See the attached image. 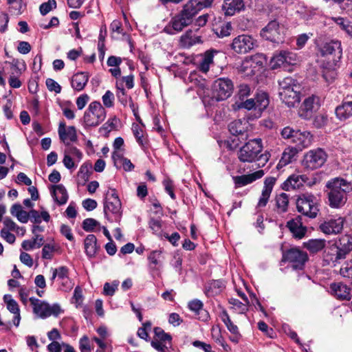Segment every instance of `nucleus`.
Here are the masks:
<instances>
[{"mask_svg":"<svg viewBox=\"0 0 352 352\" xmlns=\"http://www.w3.org/2000/svg\"><path fill=\"white\" fill-rule=\"evenodd\" d=\"M155 338L153 340H160L162 342H168L171 341V336L165 333L164 331L160 327H155L154 329Z\"/></svg>","mask_w":352,"mask_h":352,"instance_id":"nucleus-46","label":"nucleus"},{"mask_svg":"<svg viewBox=\"0 0 352 352\" xmlns=\"http://www.w3.org/2000/svg\"><path fill=\"white\" fill-rule=\"evenodd\" d=\"M319 107V98L311 96L307 98L298 109V116L305 120L309 119Z\"/></svg>","mask_w":352,"mask_h":352,"instance_id":"nucleus-15","label":"nucleus"},{"mask_svg":"<svg viewBox=\"0 0 352 352\" xmlns=\"http://www.w3.org/2000/svg\"><path fill=\"white\" fill-rule=\"evenodd\" d=\"M245 7L243 0H225L222 6V10L226 15L232 16L236 12L242 10Z\"/></svg>","mask_w":352,"mask_h":352,"instance_id":"nucleus-26","label":"nucleus"},{"mask_svg":"<svg viewBox=\"0 0 352 352\" xmlns=\"http://www.w3.org/2000/svg\"><path fill=\"white\" fill-rule=\"evenodd\" d=\"M188 307L191 311L199 314L203 309V303L199 300H193L188 303Z\"/></svg>","mask_w":352,"mask_h":352,"instance_id":"nucleus-63","label":"nucleus"},{"mask_svg":"<svg viewBox=\"0 0 352 352\" xmlns=\"http://www.w3.org/2000/svg\"><path fill=\"white\" fill-rule=\"evenodd\" d=\"M338 119L344 121L352 117V101H342L335 109Z\"/></svg>","mask_w":352,"mask_h":352,"instance_id":"nucleus-27","label":"nucleus"},{"mask_svg":"<svg viewBox=\"0 0 352 352\" xmlns=\"http://www.w3.org/2000/svg\"><path fill=\"white\" fill-rule=\"evenodd\" d=\"M51 271L52 272V275L50 278L52 282H54L56 278L60 280L61 279H64V278H66V276L69 275V269L66 266L52 268Z\"/></svg>","mask_w":352,"mask_h":352,"instance_id":"nucleus-45","label":"nucleus"},{"mask_svg":"<svg viewBox=\"0 0 352 352\" xmlns=\"http://www.w3.org/2000/svg\"><path fill=\"white\" fill-rule=\"evenodd\" d=\"M221 319L223 322V323L226 324L227 329L228 331L235 335H239V329L236 325H235L232 320L230 318V316H228V314L226 310H223V311L221 314Z\"/></svg>","mask_w":352,"mask_h":352,"instance_id":"nucleus-43","label":"nucleus"},{"mask_svg":"<svg viewBox=\"0 0 352 352\" xmlns=\"http://www.w3.org/2000/svg\"><path fill=\"white\" fill-rule=\"evenodd\" d=\"M326 241L324 239H310L304 243V247L310 252L316 253L322 250L325 247Z\"/></svg>","mask_w":352,"mask_h":352,"instance_id":"nucleus-39","label":"nucleus"},{"mask_svg":"<svg viewBox=\"0 0 352 352\" xmlns=\"http://www.w3.org/2000/svg\"><path fill=\"white\" fill-rule=\"evenodd\" d=\"M254 100L256 110H258L260 113L265 109L270 103L267 94L263 91L257 93Z\"/></svg>","mask_w":352,"mask_h":352,"instance_id":"nucleus-41","label":"nucleus"},{"mask_svg":"<svg viewBox=\"0 0 352 352\" xmlns=\"http://www.w3.org/2000/svg\"><path fill=\"white\" fill-rule=\"evenodd\" d=\"M334 296L340 300H349L351 298L350 289L341 283H332L330 287Z\"/></svg>","mask_w":352,"mask_h":352,"instance_id":"nucleus-31","label":"nucleus"},{"mask_svg":"<svg viewBox=\"0 0 352 352\" xmlns=\"http://www.w3.org/2000/svg\"><path fill=\"white\" fill-rule=\"evenodd\" d=\"M296 207L299 212L310 218H315L319 210L316 197L311 194L300 195L296 201Z\"/></svg>","mask_w":352,"mask_h":352,"instance_id":"nucleus-8","label":"nucleus"},{"mask_svg":"<svg viewBox=\"0 0 352 352\" xmlns=\"http://www.w3.org/2000/svg\"><path fill=\"white\" fill-rule=\"evenodd\" d=\"M298 149L292 146H289L285 149L282 154V157L277 164V168L280 169L286 165L292 162L295 160V157L298 153Z\"/></svg>","mask_w":352,"mask_h":352,"instance_id":"nucleus-30","label":"nucleus"},{"mask_svg":"<svg viewBox=\"0 0 352 352\" xmlns=\"http://www.w3.org/2000/svg\"><path fill=\"white\" fill-rule=\"evenodd\" d=\"M338 248L339 247L336 242L327 248L325 252V257L329 262L338 263L340 260H343L346 258L344 254L340 252Z\"/></svg>","mask_w":352,"mask_h":352,"instance_id":"nucleus-29","label":"nucleus"},{"mask_svg":"<svg viewBox=\"0 0 352 352\" xmlns=\"http://www.w3.org/2000/svg\"><path fill=\"white\" fill-rule=\"evenodd\" d=\"M112 159L114 164L118 168H123L126 171H131L133 169L134 166L131 162L124 157L119 151H113L112 154Z\"/></svg>","mask_w":352,"mask_h":352,"instance_id":"nucleus-33","label":"nucleus"},{"mask_svg":"<svg viewBox=\"0 0 352 352\" xmlns=\"http://www.w3.org/2000/svg\"><path fill=\"white\" fill-rule=\"evenodd\" d=\"M327 154L321 148L310 150L304 155L302 165L304 168L313 170L320 168L327 160Z\"/></svg>","mask_w":352,"mask_h":352,"instance_id":"nucleus-9","label":"nucleus"},{"mask_svg":"<svg viewBox=\"0 0 352 352\" xmlns=\"http://www.w3.org/2000/svg\"><path fill=\"white\" fill-rule=\"evenodd\" d=\"M318 50L322 56H332V60L335 63L342 58V49L339 41H331L322 44L319 46Z\"/></svg>","mask_w":352,"mask_h":352,"instance_id":"nucleus-13","label":"nucleus"},{"mask_svg":"<svg viewBox=\"0 0 352 352\" xmlns=\"http://www.w3.org/2000/svg\"><path fill=\"white\" fill-rule=\"evenodd\" d=\"M294 138L295 140L293 143L296 145L294 148H298L299 151L309 146L311 144L312 135L309 131H301L300 130H298L296 137Z\"/></svg>","mask_w":352,"mask_h":352,"instance_id":"nucleus-23","label":"nucleus"},{"mask_svg":"<svg viewBox=\"0 0 352 352\" xmlns=\"http://www.w3.org/2000/svg\"><path fill=\"white\" fill-rule=\"evenodd\" d=\"M223 287L224 285L221 280H214L208 283L206 292L208 296H212L219 294Z\"/></svg>","mask_w":352,"mask_h":352,"instance_id":"nucleus-42","label":"nucleus"},{"mask_svg":"<svg viewBox=\"0 0 352 352\" xmlns=\"http://www.w3.org/2000/svg\"><path fill=\"white\" fill-rule=\"evenodd\" d=\"M286 33V28L283 24L274 20L267 23L261 32V36L273 43H283Z\"/></svg>","mask_w":352,"mask_h":352,"instance_id":"nucleus-7","label":"nucleus"},{"mask_svg":"<svg viewBox=\"0 0 352 352\" xmlns=\"http://www.w3.org/2000/svg\"><path fill=\"white\" fill-rule=\"evenodd\" d=\"M89 80L88 75L85 72H78L74 74L71 80V85L73 89L80 91H82L87 85Z\"/></svg>","mask_w":352,"mask_h":352,"instance_id":"nucleus-34","label":"nucleus"},{"mask_svg":"<svg viewBox=\"0 0 352 352\" xmlns=\"http://www.w3.org/2000/svg\"><path fill=\"white\" fill-rule=\"evenodd\" d=\"M296 55L291 52L280 51L274 54L270 61L272 69H274L280 67H285L295 64Z\"/></svg>","mask_w":352,"mask_h":352,"instance_id":"nucleus-14","label":"nucleus"},{"mask_svg":"<svg viewBox=\"0 0 352 352\" xmlns=\"http://www.w3.org/2000/svg\"><path fill=\"white\" fill-rule=\"evenodd\" d=\"M344 223V219L340 217L337 219H330L320 223L319 228L325 234H337L342 232Z\"/></svg>","mask_w":352,"mask_h":352,"instance_id":"nucleus-17","label":"nucleus"},{"mask_svg":"<svg viewBox=\"0 0 352 352\" xmlns=\"http://www.w3.org/2000/svg\"><path fill=\"white\" fill-rule=\"evenodd\" d=\"M287 227L293 236L297 239H302L307 232V228L302 226L301 217L299 216L289 220L287 223Z\"/></svg>","mask_w":352,"mask_h":352,"instance_id":"nucleus-21","label":"nucleus"},{"mask_svg":"<svg viewBox=\"0 0 352 352\" xmlns=\"http://www.w3.org/2000/svg\"><path fill=\"white\" fill-rule=\"evenodd\" d=\"M52 197L59 205L65 204L68 199L67 190L62 184L53 186Z\"/></svg>","mask_w":352,"mask_h":352,"instance_id":"nucleus-36","label":"nucleus"},{"mask_svg":"<svg viewBox=\"0 0 352 352\" xmlns=\"http://www.w3.org/2000/svg\"><path fill=\"white\" fill-rule=\"evenodd\" d=\"M251 89L249 85L246 84H241L239 86V90L236 97L241 101L244 100L247 97L250 95Z\"/></svg>","mask_w":352,"mask_h":352,"instance_id":"nucleus-48","label":"nucleus"},{"mask_svg":"<svg viewBox=\"0 0 352 352\" xmlns=\"http://www.w3.org/2000/svg\"><path fill=\"white\" fill-rule=\"evenodd\" d=\"M307 180L305 175H292L283 184V189L287 191L298 189Z\"/></svg>","mask_w":352,"mask_h":352,"instance_id":"nucleus-22","label":"nucleus"},{"mask_svg":"<svg viewBox=\"0 0 352 352\" xmlns=\"http://www.w3.org/2000/svg\"><path fill=\"white\" fill-rule=\"evenodd\" d=\"M85 251L89 258L95 257L99 250L97 239L94 234H88L84 241Z\"/></svg>","mask_w":352,"mask_h":352,"instance_id":"nucleus-28","label":"nucleus"},{"mask_svg":"<svg viewBox=\"0 0 352 352\" xmlns=\"http://www.w3.org/2000/svg\"><path fill=\"white\" fill-rule=\"evenodd\" d=\"M249 123L246 120H236L228 125L229 131L233 135H243L247 131Z\"/></svg>","mask_w":352,"mask_h":352,"instance_id":"nucleus-32","label":"nucleus"},{"mask_svg":"<svg viewBox=\"0 0 352 352\" xmlns=\"http://www.w3.org/2000/svg\"><path fill=\"white\" fill-rule=\"evenodd\" d=\"M279 96L283 102L288 107H294L299 104L300 91L299 86L296 80L291 77H287L279 82Z\"/></svg>","mask_w":352,"mask_h":352,"instance_id":"nucleus-3","label":"nucleus"},{"mask_svg":"<svg viewBox=\"0 0 352 352\" xmlns=\"http://www.w3.org/2000/svg\"><path fill=\"white\" fill-rule=\"evenodd\" d=\"M201 43V37L194 34L192 30H188L183 34L179 40V46L182 48H190L192 45Z\"/></svg>","mask_w":352,"mask_h":352,"instance_id":"nucleus-25","label":"nucleus"},{"mask_svg":"<svg viewBox=\"0 0 352 352\" xmlns=\"http://www.w3.org/2000/svg\"><path fill=\"white\" fill-rule=\"evenodd\" d=\"M264 175V170H259L248 175L234 176L233 177V180L235 184V187L239 188L252 183L256 179L261 178Z\"/></svg>","mask_w":352,"mask_h":352,"instance_id":"nucleus-20","label":"nucleus"},{"mask_svg":"<svg viewBox=\"0 0 352 352\" xmlns=\"http://www.w3.org/2000/svg\"><path fill=\"white\" fill-rule=\"evenodd\" d=\"M162 258V252L160 250H155L151 252L149 254L148 259L149 261L155 265H157L160 263L161 259Z\"/></svg>","mask_w":352,"mask_h":352,"instance_id":"nucleus-56","label":"nucleus"},{"mask_svg":"<svg viewBox=\"0 0 352 352\" xmlns=\"http://www.w3.org/2000/svg\"><path fill=\"white\" fill-rule=\"evenodd\" d=\"M54 252V247L50 244H46L43 246L42 250V257L45 259L50 260L53 256Z\"/></svg>","mask_w":352,"mask_h":352,"instance_id":"nucleus-60","label":"nucleus"},{"mask_svg":"<svg viewBox=\"0 0 352 352\" xmlns=\"http://www.w3.org/2000/svg\"><path fill=\"white\" fill-rule=\"evenodd\" d=\"M263 150L262 140L256 138L245 143L238 151V158L242 162L251 163L256 160L263 158L265 162L268 160L267 154L261 155Z\"/></svg>","mask_w":352,"mask_h":352,"instance_id":"nucleus-4","label":"nucleus"},{"mask_svg":"<svg viewBox=\"0 0 352 352\" xmlns=\"http://www.w3.org/2000/svg\"><path fill=\"white\" fill-rule=\"evenodd\" d=\"M149 227L153 232L158 235L161 234L162 223L161 221L155 219H151L149 221Z\"/></svg>","mask_w":352,"mask_h":352,"instance_id":"nucleus-61","label":"nucleus"},{"mask_svg":"<svg viewBox=\"0 0 352 352\" xmlns=\"http://www.w3.org/2000/svg\"><path fill=\"white\" fill-rule=\"evenodd\" d=\"M91 168V164H83L78 171V176L82 179L83 182L88 180L89 177V169Z\"/></svg>","mask_w":352,"mask_h":352,"instance_id":"nucleus-54","label":"nucleus"},{"mask_svg":"<svg viewBox=\"0 0 352 352\" xmlns=\"http://www.w3.org/2000/svg\"><path fill=\"white\" fill-rule=\"evenodd\" d=\"M327 121H328V118H327V115L318 114L314 118V121H313V124L316 128L320 129V128L324 126L327 124Z\"/></svg>","mask_w":352,"mask_h":352,"instance_id":"nucleus-55","label":"nucleus"},{"mask_svg":"<svg viewBox=\"0 0 352 352\" xmlns=\"http://www.w3.org/2000/svg\"><path fill=\"white\" fill-rule=\"evenodd\" d=\"M46 86L49 91H54L56 94L60 93L61 91L60 85L52 78H47L46 80Z\"/></svg>","mask_w":352,"mask_h":352,"instance_id":"nucleus-59","label":"nucleus"},{"mask_svg":"<svg viewBox=\"0 0 352 352\" xmlns=\"http://www.w3.org/2000/svg\"><path fill=\"white\" fill-rule=\"evenodd\" d=\"M236 104L239 108H244L248 110L254 109L256 110L254 98L247 99L245 100L241 101L240 102H236Z\"/></svg>","mask_w":352,"mask_h":352,"instance_id":"nucleus-57","label":"nucleus"},{"mask_svg":"<svg viewBox=\"0 0 352 352\" xmlns=\"http://www.w3.org/2000/svg\"><path fill=\"white\" fill-rule=\"evenodd\" d=\"M60 289L63 291L67 292L70 291L74 286V283L72 280L69 278V275L66 276V278H64V279L60 280Z\"/></svg>","mask_w":352,"mask_h":352,"instance_id":"nucleus-64","label":"nucleus"},{"mask_svg":"<svg viewBox=\"0 0 352 352\" xmlns=\"http://www.w3.org/2000/svg\"><path fill=\"white\" fill-rule=\"evenodd\" d=\"M106 118V111L100 102H91L83 116L84 124L87 127L98 126Z\"/></svg>","mask_w":352,"mask_h":352,"instance_id":"nucleus-5","label":"nucleus"},{"mask_svg":"<svg viewBox=\"0 0 352 352\" xmlns=\"http://www.w3.org/2000/svg\"><path fill=\"white\" fill-rule=\"evenodd\" d=\"M234 90L232 81L228 78L217 79L212 85L213 98L217 101L225 100L230 98Z\"/></svg>","mask_w":352,"mask_h":352,"instance_id":"nucleus-11","label":"nucleus"},{"mask_svg":"<svg viewBox=\"0 0 352 352\" xmlns=\"http://www.w3.org/2000/svg\"><path fill=\"white\" fill-rule=\"evenodd\" d=\"M58 132L60 140L66 145L77 140L76 129L73 126L67 128L64 122H60Z\"/></svg>","mask_w":352,"mask_h":352,"instance_id":"nucleus-18","label":"nucleus"},{"mask_svg":"<svg viewBox=\"0 0 352 352\" xmlns=\"http://www.w3.org/2000/svg\"><path fill=\"white\" fill-rule=\"evenodd\" d=\"M283 258L285 261L292 263L295 269H301L308 258L307 253L297 248H291L287 251Z\"/></svg>","mask_w":352,"mask_h":352,"instance_id":"nucleus-16","label":"nucleus"},{"mask_svg":"<svg viewBox=\"0 0 352 352\" xmlns=\"http://www.w3.org/2000/svg\"><path fill=\"white\" fill-rule=\"evenodd\" d=\"M214 52L206 51L202 56V58L199 64V69L204 73L208 72L210 65L213 63Z\"/></svg>","mask_w":352,"mask_h":352,"instance_id":"nucleus-40","label":"nucleus"},{"mask_svg":"<svg viewBox=\"0 0 352 352\" xmlns=\"http://www.w3.org/2000/svg\"><path fill=\"white\" fill-rule=\"evenodd\" d=\"M118 122V120L116 118H111L104 124L101 129L110 132L116 128Z\"/></svg>","mask_w":352,"mask_h":352,"instance_id":"nucleus-62","label":"nucleus"},{"mask_svg":"<svg viewBox=\"0 0 352 352\" xmlns=\"http://www.w3.org/2000/svg\"><path fill=\"white\" fill-rule=\"evenodd\" d=\"M56 2L55 0H48L40 6V12L42 15H45L52 10L56 8Z\"/></svg>","mask_w":352,"mask_h":352,"instance_id":"nucleus-51","label":"nucleus"},{"mask_svg":"<svg viewBox=\"0 0 352 352\" xmlns=\"http://www.w3.org/2000/svg\"><path fill=\"white\" fill-rule=\"evenodd\" d=\"M151 328V323L150 322H146L143 324L142 327L139 328L138 330V336L144 340H147L148 338V331Z\"/></svg>","mask_w":352,"mask_h":352,"instance_id":"nucleus-53","label":"nucleus"},{"mask_svg":"<svg viewBox=\"0 0 352 352\" xmlns=\"http://www.w3.org/2000/svg\"><path fill=\"white\" fill-rule=\"evenodd\" d=\"M276 209L278 213H283L287 211L289 205V196L285 192L278 195L275 199Z\"/></svg>","mask_w":352,"mask_h":352,"instance_id":"nucleus-38","label":"nucleus"},{"mask_svg":"<svg viewBox=\"0 0 352 352\" xmlns=\"http://www.w3.org/2000/svg\"><path fill=\"white\" fill-rule=\"evenodd\" d=\"M104 212L109 220L111 214L114 215L116 221L121 216V201L114 189H110L106 193Z\"/></svg>","mask_w":352,"mask_h":352,"instance_id":"nucleus-10","label":"nucleus"},{"mask_svg":"<svg viewBox=\"0 0 352 352\" xmlns=\"http://www.w3.org/2000/svg\"><path fill=\"white\" fill-rule=\"evenodd\" d=\"M326 187L329 189V206L335 208L343 206L346 202L347 194L352 191V184L340 177L331 179L327 183Z\"/></svg>","mask_w":352,"mask_h":352,"instance_id":"nucleus-2","label":"nucleus"},{"mask_svg":"<svg viewBox=\"0 0 352 352\" xmlns=\"http://www.w3.org/2000/svg\"><path fill=\"white\" fill-rule=\"evenodd\" d=\"M114 94L111 91L108 90L102 97L103 104L107 108H111L114 104Z\"/></svg>","mask_w":352,"mask_h":352,"instance_id":"nucleus-50","label":"nucleus"},{"mask_svg":"<svg viewBox=\"0 0 352 352\" xmlns=\"http://www.w3.org/2000/svg\"><path fill=\"white\" fill-rule=\"evenodd\" d=\"M213 0H190L182 8V10L173 16L164 31L173 35L182 32L190 25L197 13L205 8L211 6Z\"/></svg>","mask_w":352,"mask_h":352,"instance_id":"nucleus-1","label":"nucleus"},{"mask_svg":"<svg viewBox=\"0 0 352 352\" xmlns=\"http://www.w3.org/2000/svg\"><path fill=\"white\" fill-rule=\"evenodd\" d=\"M335 242L339 247L340 251L346 256L352 251V236L349 234H344L340 236Z\"/></svg>","mask_w":352,"mask_h":352,"instance_id":"nucleus-35","label":"nucleus"},{"mask_svg":"<svg viewBox=\"0 0 352 352\" xmlns=\"http://www.w3.org/2000/svg\"><path fill=\"white\" fill-rule=\"evenodd\" d=\"M120 282L119 280H113L111 284L106 283L104 285V294L107 296H113L115 292L118 289Z\"/></svg>","mask_w":352,"mask_h":352,"instance_id":"nucleus-49","label":"nucleus"},{"mask_svg":"<svg viewBox=\"0 0 352 352\" xmlns=\"http://www.w3.org/2000/svg\"><path fill=\"white\" fill-rule=\"evenodd\" d=\"M3 300L6 304L7 309L14 315L12 321L13 324L16 327H18L21 320L20 309L18 303L12 298L10 294L4 295Z\"/></svg>","mask_w":352,"mask_h":352,"instance_id":"nucleus-24","label":"nucleus"},{"mask_svg":"<svg viewBox=\"0 0 352 352\" xmlns=\"http://www.w3.org/2000/svg\"><path fill=\"white\" fill-rule=\"evenodd\" d=\"M232 25L230 23H224L213 29L214 34L219 38L230 35Z\"/></svg>","mask_w":352,"mask_h":352,"instance_id":"nucleus-44","label":"nucleus"},{"mask_svg":"<svg viewBox=\"0 0 352 352\" xmlns=\"http://www.w3.org/2000/svg\"><path fill=\"white\" fill-rule=\"evenodd\" d=\"M298 131L290 126H285L282 129L280 134L283 138L289 140L291 142L294 143V137H296Z\"/></svg>","mask_w":352,"mask_h":352,"instance_id":"nucleus-47","label":"nucleus"},{"mask_svg":"<svg viewBox=\"0 0 352 352\" xmlns=\"http://www.w3.org/2000/svg\"><path fill=\"white\" fill-rule=\"evenodd\" d=\"M276 178L274 177H266L264 181V186L262 190L261 195L258 199L257 207H265L270 197V195L276 183Z\"/></svg>","mask_w":352,"mask_h":352,"instance_id":"nucleus-19","label":"nucleus"},{"mask_svg":"<svg viewBox=\"0 0 352 352\" xmlns=\"http://www.w3.org/2000/svg\"><path fill=\"white\" fill-rule=\"evenodd\" d=\"M255 40L248 34H240L232 40L231 49L236 53L244 54L254 49Z\"/></svg>","mask_w":352,"mask_h":352,"instance_id":"nucleus-12","label":"nucleus"},{"mask_svg":"<svg viewBox=\"0 0 352 352\" xmlns=\"http://www.w3.org/2000/svg\"><path fill=\"white\" fill-rule=\"evenodd\" d=\"M132 130L134 136L135 137L137 142L140 144L143 145V130L138 124H133Z\"/></svg>","mask_w":352,"mask_h":352,"instance_id":"nucleus-58","label":"nucleus"},{"mask_svg":"<svg viewBox=\"0 0 352 352\" xmlns=\"http://www.w3.org/2000/svg\"><path fill=\"white\" fill-rule=\"evenodd\" d=\"M243 302L236 298H230L229 303L231 305V309L238 314H245L248 310L249 305V300L245 294H243Z\"/></svg>","mask_w":352,"mask_h":352,"instance_id":"nucleus-37","label":"nucleus"},{"mask_svg":"<svg viewBox=\"0 0 352 352\" xmlns=\"http://www.w3.org/2000/svg\"><path fill=\"white\" fill-rule=\"evenodd\" d=\"M99 225V223L94 219L87 218L82 222V228L87 232H91Z\"/></svg>","mask_w":352,"mask_h":352,"instance_id":"nucleus-52","label":"nucleus"},{"mask_svg":"<svg viewBox=\"0 0 352 352\" xmlns=\"http://www.w3.org/2000/svg\"><path fill=\"white\" fill-rule=\"evenodd\" d=\"M33 307V312L41 318H46L51 316L57 317L63 313V309L58 303L50 305L48 302L41 300L34 297L29 299Z\"/></svg>","mask_w":352,"mask_h":352,"instance_id":"nucleus-6","label":"nucleus"}]
</instances>
